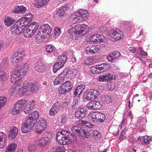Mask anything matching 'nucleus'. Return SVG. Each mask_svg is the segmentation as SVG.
Masks as SVG:
<instances>
[{
    "instance_id": "19",
    "label": "nucleus",
    "mask_w": 152,
    "mask_h": 152,
    "mask_svg": "<svg viewBox=\"0 0 152 152\" xmlns=\"http://www.w3.org/2000/svg\"><path fill=\"white\" fill-rule=\"evenodd\" d=\"M36 105L35 101L33 100L28 102L26 105L24 107V111L25 113L28 114L29 111L32 109Z\"/></svg>"
},
{
    "instance_id": "3",
    "label": "nucleus",
    "mask_w": 152,
    "mask_h": 152,
    "mask_svg": "<svg viewBox=\"0 0 152 152\" xmlns=\"http://www.w3.org/2000/svg\"><path fill=\"white\" fill-rule=\"evenodd\" d=\"M22 83L21 91V94L23 96L29 95L31 93H36L39 89V86L34 83H28L24 86L23 82Z\"/></svg>"
},
{
    "instance_id": "2",
    "label": "nucleus",
    "mask_w": 152,
    "mask_h": 152,
    "mask_svg": "<svg viewBox=\"0 0 152 152\" xmlns=\"http://www.w3.org/2000/svg\"><path fill=\"white\" fill-rule=\"evenodd\" d=\"M75 135L70 132L62 130L58 132L56 136V140L60 144H69L72 142Z\"/></svg>"
},
{
    "instance_id": "57",
    "label": "nucleus",
    "mask_w": 152,
    "mask_h": 152,
    "mask_svg": "<svg viewBox=\"0 0 152 152\" xmlns=\"http://www.w3.org/2000/svg\"><path fill=\"white\" fill-rule=\"evenodd\" d=\"M29 152H33L35 149V145L33 144H29L28 146Z\"/></svg>"
},
{
    "instance_id": "37",
    "label": "nucleus",
    "mask_w": 152,
    "mask_h": 152,
    "mask_svg": "<svg viewBox=\"0 0 152 152\" xmlns=\"http://www.w3.org/2000/svg\"><path fill=\"white\" fill-rule=\"evenodd\" d=\"M7 74L3 69H0V81L2 82H4L7 79Z\"/></svg>"
},
{
    "instance_id": "20",
    "label": "nucleus",
    "mask_w": 152,
    "mask_h": 152,
    "mask_svg": "<svg viewBox=\"0 0 152 152\" xmlns=\"http://www.w3.org/2000/svg\"><path fill=\"white\" fill-rule=\"evenodd\" d=\"M27 10L26 7L21 6H16L13 10L12 12H13L17 14H23Z\"/></svg>"
},
{
    "instance_id": "46",
    "label": "nucleus",
    "mask_w": 152,
    "mask_h": 152,
    "mask_svg": "<svg viewBox=\"0 0 152 152\" xmlns=\"http://www.w3.org/2000/svg\"><path fill=\"white\" fill-rule=\"evenodd\" d=\"M151 140V138L150 137L147 136H144L142 139V143L145 145L148 144Z\"/></svg>"
},
{
    "instance_id": "48",
    "label": "nucleus",
    "mask_w": 152,
    "mask_h": 152,
    "mask_svg": "<svg viewBox=\"0 0 152 152\" xmlns=\"http://www.w3.org/2000/svg\"><path fill=\"white\" fill-rule=\"evenodd\" d=\"M67 59V57L65 55H63L59 57L57 61L62 62V63L64 64L66 61Z\"/></svg>"
},
{
    "instance_id": "62",
    "label": "nucleus",
    "mask_w": 152,
    "mask_h": 152,
    "mask_svg": "<svg viewBox=\"0 0 152 152\" xmlns=\"http://www.w3.org/2000/svg\"><path fill=\"white\" fill-rule=\"evenodd\" d=\"M82 115L83 114L79 110H77L76 112H75V115L76 117L79 118H82L85 117V116H82Z\"/></svg>"
},
{
    "instance_id": "23",
    "label": "nucleus",
    "mask_w": 152,
    "mask_h": 152,
    "mask_svg": "<svg viewBox=\"0 0 152 152\" xmlns=\"http://www.w3.org/2000/svg\"><path fill=\"white\" fill-rule=\"evenodd\" d=\"M80 24L75 26V27L70 28L68 30V32L71 35L81 34Z\"/></svg>"
},
{
    "instance_id": "27",
    "label": "nucleus",
    "mask_w": 152,
    "mask_h": 152,
    "mask_svg": "<svg viewBox=\"0 0 152 152\" xmlns=\"http://www.w3.org/2000/svg\"><path fill=\"white\" fill-rule=\"evenodd\" d=\"M99 71L100 73L108 70L110 69V66L108 64L103 63L101 64L98 65Z\"/></svg>"
},
{
    "instance_id": "29",
    "label": "nucleus",
    "mask_w": 152,
    "mask_h": 152,
    "mask_svg": "<svg viewBox=\"0 0 152 152\" xmlns=\"http://www.w3.org/2000/svg\"><path fill=\"white\" fill-rule=\"evenodd\" d=\"M26 101L24 99H20L15 104L14 106L19 109V111L23 109V107Z\"/></svg>"
},
{
    "instance_id": "18",
    "label": "nucleus",
    "mask_w": 152,
    "mask_h": 152,
    "mask_svg": "<svg viewBox=\"0 0 152 152\" xmlns=\"http://www.w3.org/2000/svg\"><path fill=\"white\" fill-rule=\"evenodd\" d=\"M39 114V113L38 111H34L29 115V116L27 119H29L30 121L33 123L34 124L35 122L38 118Z\"/></svg>"
},
{
    "instance_id": "35",
    "label": "nucleus",
    "mask_w": 152,
    "mask_h": 152,
    "mask_svg": "<svg viewBox=\"0 0 152 152\" xmlns=\"http://www.w3.org/2000/svg\"><path fill=\"white\" fill-rule=\"evenodd\" d=\"M96 36V34L91 36L88 39L87 42L89 43H98V40L96 39V38L97 37Z\"/></svg>"
},
{
    "instance_id": "4",
    "label": "nucleus",
    "mask_w": 152,
    "mask_h": 152,
    "mask_svg": "<svg viewBox=\"0 0 152 152\" xmlns=\"http://www.w3.org/2000/svg\"><path fill=\"white\" fill-rule=\"evenodd\" d=\"M52 28L48 24H45L41 26L36 35L37 37L39 38L48 39L50 36Z\"/></svg>"
},
{
    "instance_id": "32",
    "label": "nucleus",
    "mask_w": 152,
    "mask_h": 152,
    "mask_svg": "<svg viewBox=\"0 0 152 152\" xmlns=\"http://www.w3.org/2000/svg\"><path fill=\"white\" fill-rule=\"evenodd\" d=\"M39 27V24L36 22H33L29 25L28 27L32 30V33H35Z\"/></svg>"
},
{
    "instance_id": "24",
    "label": "nucleus",
    "mask_w": 152,
    "mask_h": 152,
    "mask_svg": "<svg viewBox=\"0 0 152 152\" xmlns=\"http://www.w3.org/2000/svg\"><path fill=\"white\" fill-rule=\"evenodd\" d=\"M77 12L79 17L83 20H86L89 17V14L86 10L83 9Z\"/></svg>"
},
{
    "instance_id": "7",
    "label": "nucleus",
    "mask_w": 152,
    "mask_h": 152,
    "mask_svg": "<svg viewBox=\"0 0 152 152\" xmlns=\"http://www.w3.org/2000/svg\"><path fill=\"white\" fill-rule=\"evenodd\" d=\"M26 27L19 20L10 28V31L13 35H17L23 32Z\"/></svg>"
},
{
    "instance_id": "26",
    "label": "nucleus",
    "mask_w": 152,
    "mask_h": 152,
    "mask_svg": "<svg viewBox=\"0 0 152 152\" xmlns=\"http://www.w3.org/2000/svg\"><path fill=\"white\" fill-rule=\"evenodd\" d=\"M78 124L81 126L84 127V128H91L94 127V125L91 123L87 121L82 120L79 121Z\"/></svg>"
},
{
    "instance_id": "15",
    "label": "nucleus",
    "mask_w": 152,
    "mask_h": 152,
    "mask_svg": "<svg viewBox=\"0 0 152 152\" xmlns=\"http://www.w3.org/2000/svg\"><path fill=\"white\" fill-rule=\"evenodd\" d=\"M18 133L17 127L13 126L11 127L9 131V137L10 139L13 140L17 136Z\"/></svg>"
},
{
    "instance_id": "47",
    "label": "nucleus",
    "mask_w": 152,
    "mask_h": 152,
    "mask_svg": "<svg viewBox=\"0 0 152 152\" xmlns=\"http://www.w3.org/2000/svg\"><path fill=\"white\" fill-rule=\"evenodd\" d=\"M8 61L6 59H3L1 63V69L5 68L7 67L8 65Z\"/></svg>"
},
{
    "instance_id": "52",
    "label": "nucleus",
    "mask_w": 152,
    "mask_h": 152,
    "mask_svg": "<svg viewBox=\"0 0 152 152\" xmlns=\"http://www.w3.org/2000/svg\"><path fill=\"white\" fill-rule=\"evenodd\" d=\"M97 38H98V42H104L106 38H104V36L102 34H96Z\"/></svg>"
},
{
    "instance_id": "53",
    "label": "nucleus",
    "mask_w": 152,
    "mask_h": 152,
    "mask_svg": "<svg viewBox=\"0 0 152 152\" xmlns=\"http://www.w3.org/2000/svg\"><path fill=\"white\" fill-rule=\"evenodd\" d=\"M58 92L60 94H64L68 92L66 90V88H64L63 85L62 84L59 88Z\"/></svg>"
},
{
    "instance_id": "59",
    "label": "nucleus",
    "mask_w": 152,
    "mask_h": 152,
    "mask_svg": "<svg viewBox=\"0 0 152 152\" xmlns=\"http://www.w3.org/2000/svg\"><path fill=\"white\" fill-rule=\"evenodd\" d=\"M64 11L61 7L60 9L58 10V11L56 12L57 15L60 17L62 16H64Z\"/></svg>"
},
{
    "instance_id": "44",
    "label": "nucleus",
    "mask_w": 152,
    "mask_h": 152,
    "mask_svg": "<svg viewBox=\"0 0 152 152\" xmlns=\"http://www.w3.org/2000/svg\"><path fill=\"white\" fill-rule=\"evenodd\" d=\"M98 65L91 67L90 68L91 72L93 74L100 73V72L99 71V68H98Z\"/></svg>"
},
{
    "instance_id": "63",
    "label": "nucleus",
    "mask_w": 152,
    "mask_h": 152,
    "mask_svg": "<svg viewBox=\"0 0 152 152\" xmlns=\"http://www.w3.org/2000/svg\"><path fill=\"white\" fill-rule=\"evenodd\" d=\"M19 109H18L17 108L15 107L14 106L13 108L10 111L11 113L13 115H15L18 113L19 112Z\"/></svg>"
},
{
    "instance_id": "1",
    "label": "nucleus",
    "mask_w": 152,
    "mask_h": 152,
    "mask_svg": "<svg viewBox=\"0 0 152 152\" xmlns=\"http://www.w3.org/2000/svg\"><path fill=\"white\" fill-rule=\"evenodd\" d=\"M29 65L26 63H23L21 65L16 66L15 69L14 71L11 75V80L12 81H15L16 80L23 78L28 68Z\"/></svg>"
},
{
    "instance_id": "34",
    "label": "nucleus",
    "mask_w": 152,
    "mask_h": 152,
    "mask_svg": "<svg viewBox=\"0 0 152 152\" xmlns=\"http://www.w3.org/2000/svg\"><path fill=\"white\" fill-rule=\"evenodd\" d=\"M15 21V19L13 18L7 17H5L4 22L5 25L9 26L12 25Z\"/></svg>"
},
{
    "instance_id": "64",
    "label": "nucleus",
    "mask_w": 152,
    "mask_h": 152,
    "mask_svg": "<svg viewBox=\"0 0 152 152\" xmlns=\"http://www.w3.org/2000/svg\"><path fill=\"white\" fill-rule=\"evenodd\" d=\"M93 48L95 52L99 53L101 50L102 47L99 45H96L94 48L93 47Z\"/></svg>"
},
{
    "instance_id": "14",
    "label": "nucleus",
    "mask_w": 152,
    "mask_h": 152,
    "mask_svg": "<svg viewBox=\"0 0 152 152\" xmlns=\"http://www.w3.org/2000/svg\"><path fill=\"white\" fill-rule=\"evenodd\" d=\"M111 37L115 39V40H120L123 38V33L120 29L118 28L115 29L112 33Z\"/></svg>"
},
{
    "instance_id": "43",
    "label": "nucleus",
    "mask_w": 152,
    "mask_h": 152,
    "mask_svg": "<svg viewBox=\"0 0 152 152\" xmlns=\"http://www.w3.org/2000/svg\"><path fill=\"white\" fill-rule=\"evenodd\" d=\"M79 135H80L84 138H88L90 137V134L89 133L86 131L85 130L83 129H81V131L79 134Z\"/></svg>"
},
{
    "instance_id": "33",
    "label": "nucleus",
    "mask_w": 152,
    "mask_h": 152,
    "mask_svg": "<svg viewBox=\"0 0 152 152\" xmlns=\"http://www.w3.org/2000/svg\"><path fill=\"white\" fill-rule=\"evenodd\" d=\"M81 34L82 35L86 34L88 31V27L87 25L83 24H80Z\"/></svg>"
},
{
    "instance_id": "51",
    "label": "nucleus",
    "mask_w": 152,
    "mask_h": 152,
    "mask_svg": "<svg viewBox=\"0 0 152 152\" xmlns=\"http://www.w3.org/2000/svg\"><path fill=\"white\" fill-rule=\"evenodd\" d=\"M90 91L93 96L94 99L97 98L99 95V92L96 90H91Z\"/></svg>"
},
{
    "instance_id": "13",
    "label": "nucleus",
    "mask_w": 152,
    "mask_h": 152,
    "mask_svg": "<svg viewBox=\"0 0 152 152\" xmlns=\"http://www.w3.org/2000/svg\"><path fill=\"white\" fill-rule=\"evenodd\" d=\"M61 104L60 102H57L54 103L49 110L50 115H54L56 114L59 110L60 107L61 106Z\"/></svg>"
},
{
    "instance_id": "39",
    "label": "nucleus",
    "mask_w": 152,
    "mask_h": 152,
    "mask_svg": "<svg viewBox=\"0 0 152 152\" xmlns=\"http://www.w3.org/2000/svg\"><path fill=\"white\" fill-rule=\"evenodd\" d=\"M17 146V145L14 143L10 144L7 148L6 152H14Z\"/></svg>"
},
{
    "instance_id": "6",
    "label": "nucleus",
    "mask_w": 152,
    "mask_h": 152,
    "mask_svg": "<svg viewBox=\"0 0 152 152\" xmlns=\"http://www.w3.org/2000/svg\"><path fill=\"white\" fill-rule=\"evenodd\" d=\"M12 83H14L13 86L10 88L8 94L10 96H13L17 94L18 92L21 93V87L23 86V82L21 79H18L16 80L15 81H12Z\"/></svg>"
},
{
    "instance_id": "30",
    "label": "nucleus",
    "mask_w": 152,
    "mask_h": 152,
    "mask_svg": "<svg viewBox=\"0 0 152 152\" xmlns=\"http://www.w3.org/2000/svg\"><path fill=\"white\" fill-rule=\"evenodd\" d=\"M64 64L62 62L57 61L53 65V71L56 73L59 69L62 67L64 66Z\"/></svg>"
},
{
    "instance_id": "5",
    "label": "nucleus",
    "mask_w": 152,
    "mask_h": 152,
    "mask_svg": "<svg viewBox=\"0 0 152 152\" xmlns=\"http://www.w3.org/2000/svg\"><path fill=\"white\" fill-rule=\"evenodd\" d=\"M88 118L96 124L103 122L105 119V115L99 112H92L89 114Z\"/></svg>"
},
{
    "instance_id": "22",
    "label": "nucleus",
    "mask_w": 152,
    "mask_h": 152,
    "mask_svg": "<svg viewBox=\"0 0 152 152\" xmlns=\"http://www.w3.org/2000/svg\"><path fill=\"white\" fill-rule=\"evenodd\" d=\"M6 134L2 132H0V148H2L7 144Z\"/></svg>"
},
{
    "instance_id": "21",
    "label": "nucleus",
    "mask_w": 152,
    "mask_h": 152,
    "mask_svg": "<svg viewBox=\"0 0 152 152\" xmlns=\"http://www.w3.org/2000/svg\"><path fill=\"white\" fill-rule=\"evenodd\" d=\"M85 88V86L84 84H81L77 86L75 88L73 94L74 97L78 96L79 98L80 95L81 94L82 92Z\"/></svg>"
},
{
    "instance_id": "54",
    "label": "nucleus",
    "mask_w": 152,
    "mask_h": 152,
    "mask_svg": "<svg viewBox=\"0 0 152 152\" xmlns=\"http://www.w3.org/2000/svg\"><path fill=\"white\" fill-rule=\"evenodd\" d=\"M15 54V56H16L19 60L20 58H23L25 56L24 52L23 51H21L19 52H18Z\"/></svg>"
},
{
    "instance_id": "38",
    "label": "nucleus",
    "mask_w": 152,
    "mask_h": 152,
    "mask_svg": "<svg viewBox=\"0 0 152 152\" xmlns=\"http://www.w3.org/2000/svg\"><path fill=\"white\" fill-rule=\"evenodd\" d=\"M66 91L68 92L72 88V85L70 81H66L65 82L62 84Z\"/></svg>"
},
{
    "instance_id": "16",
    "label": "nucleus",
    "mask_w": 152,
    "mask_h": 152,
    "mask_svg": "<svg viewBox=\"0 0 152 152\" xmlns=\"http://www.w3.org/2000/svg\"><path fill=\"white\" fill-rule=\"evenodd\" d=\"M35 68L36 71L39 72H43L45 69L44 63L41 60L38 61L36 64Z\"/></svg>"
},
{
    "instance_id": "31",
    "label": "nucleus",
    "mask_w": 152,
    "mask_h": 152,
    "mask_svg": "<svg viewBox=\"0 0 152 152\" xmlns=\"http://www.w3.org/2000/svg\"><path fill=\"white\" fill-rule=\"evenodd\" d=\"M79 16L78 12L76 11L70 16V20L72 21L73 23H75L78 21Z\"/></svg>"
},
{
    "instance_id": "28",
    "label": "nucleus",
    "mask_w": 152,
    "mask_h": 152,
    "mask_svg": "<svg viewBox=\"0 0 152 152\" xmlns=\"http://www.w3.org/2000/svg\"><path fill=\"white\" fill-rule=\"evenodd\" d=\"M25 37L29 38L31 37L34 34V33H32V30H31L28 27V28L24 27L23 29V32Z\"/></svg>"
},
{
    "instance_id": "36",
    "label": "nucleus",
    "mask_w": 152,
    "mask_h": 152,
    "mask_svg": "<svg viewBox=\"0 0 152 152\" xmlns=\"http://www.w3.org/2000/svg\"><path fill=\"white\" fill-rule=\"evenodd\" d=\"M101 101L104 104H108L112 102V98L109 96H102L101 97Z\"/></svg>"
},
{
    "instance_id": "58",
    "label": "nucleus",
    "mask_w": 152,
    "mask_h": 152,
    "mask_svg": "<svg viewBox=\"0 0 152 152\" xmlns=\"http://www.w3.org/2000/svg\"><path fill=\"white\" fill-rule=\"evenodd\" d=\"M94 98L93 96H92V94L90 91L87 94L85 99L87 100H90L92 99H94Z\"/></svg>"
},
{
    "instance_id": "61",
    "label": "nucleus",
    "mask_w": 152,
    "mask_h": 152,
    "mask_svg": "<svg viewBox=\"0 0 152 152\" xmlns=\"http://www.w3.org/2000/svg\"><path fill=\"white\" fill-rule=\"evenodd\" d=\"M78 110L80 111L82 113V114L83 115H82V116H85L86 112V110L84 107H82V106H80L78 107Z\"/></svg>"
},
{
    "instance_id": "56",
    "label": "nucleus",
    "mask_w": 152,
    "mask_h": 152,
    "mask_svg": "<svg viewBox=\"0 0 152 152\" xmlns=\"http://www.w3.org/2000/svg\"><path fill=\"white\" fill-rule=\"evenodd\" d=\"M94 63V61L92 58H87L85 59V63L87 65H91Z\"/></svg>"
},
{
    "instance_id": "17",
    "label": "nucleus",
    "mask_w": 152,
    "mask_h": 152,
    "mask_svg": "<svg viewBox=\"0 0 152 152\" xmlns=\"http://www.w3.org/2000/svg\"><path fill=\"white\" fill-rule=\"evenodd\" d=\"M99 102L96 101H91L86 105V107L90 109H97L100 108Z\"/></svg>"
},
{
    "instance_id": "12",
    "label": "nucleus",
    "mask_w": 152,
    "mask_h": 152,
    "mask_svg": "<svg viewBox=\"0 0 152 152\" xmlns=\"http://www.w3.org/2000/svg\"><path fill=\"white\" fill-rule=\"evenodd\" d=\"M67 75V72H66L63 71L59 74L58 76L54 80V85H56L61 84L64 80L65 78H66Z\"/></svg>"
},
{
    "instance_id": "50",
    "label": "nucleus",
    "mask_w": 152,
    "mask_h": 152,
    "mask_svg": "<svg viewBox=\"0 0 152 152\" xmlns=\"http://www.w3.org/2000/svg\"><path fill=\"white\" fill-rule=\"evenodd\" d=\"M85 52L87 54H89L91 53L94 54L95 53V52L94 50L93 47L90 48L89 47H87L85 49Z\"/></svg>"
},
{
    "instance_id": "11",
    "label": "nucleus",
    "mask_w": 152,
    "mask_h": 152,
    "mask_svg": "<svg viewBox=\"0 0 152 152\" xmlns=\"http://www.w3.org/2000/svg\"><path fill=\"white\" fill-rule=\"evenodd\" d=\"M25 16V17L21 18L19 20L26 26L32 20V18H33L34 15L29 13L26 14Z\"/></svg>"
},
{
    "instance_id": "40",
    "label": "nucleus",
    "mask_w": 152,
    "mask_h": 152,
    "mask_svg": "<svg viewBox=\"0 0 152 152\" xmlns=\"http://www.w3.org/2000/svg\"><path fill=\"white\" fill-rule=\"evenodd\" d=\"M105 81L107 82L110 80H115L116 79L115 76V75H112L110 73H108L106 75H104Z\"/></svg>"
},
{
    "instance_id": "41",
    "label": "nucleus",
    "mask_w": 152,
    "mask_h": 152,
    "mask_svg": "<svg viewBox=\"0 0 152 152\" xmlns=\"http://www.w3.org/2000/svg\"><path fill=\"white\" fill-rule=\"evenodd\" d=\"M80 99H75L72 103V108L73 109L75 110L77 109L80 106Z\"/></svg>"
},
{
    "instance_id": "55",
    "label": "nucleus",
    "mask_w": 152,
    "mask_h": 152,
    "mask_svg": "<svg viewBox=\"0 0 152 152\" xmlns=\"http://www.w3.org/2000/svg\"><path fill=\"white\" fill-rule=\"evenodd\" d=\"M53 47L51 45H48L46 46L45 50L48 53L52 52L53 50Z\"/></svg>"
},
{
    "instance_id": "42",
    "label": "nucleus",
    "mask_w": 152,
    "mask_h": 152,
    "mask_svg": "<svg viewBox=\"0 0 152 152\" xmlns=\"http://www.w3.org/2000/svg\"><path fill=\"white\" fill-rule=\"evenodd\" d=\"M81 129L80 127L78 126H74L71 129V130L73 132L76 134L79 135L80 131H81Z\"/></svg>"
},
{
    "instance_id": "9",
    "label": "nucleus",
    "mask_w": 152,
    "mask_h": 152,
    "mask_svg": "<svg viewBox=\"0 0 152 152\" xmlns=\"http://www.w3.org/2000/svg\"><path fill=\"white\" fill-rule=\"evenodd\" d=\"M26 119L25 122L22 124L21 130L23 133H26L29 132L34 126V123L29 120Z\"/></svg>"
},
{
    "instance_id": "25",
    "label": "nucleus",
    "mask_w": 152,
    "mask_h": 152,
    "mask_svg": "<svg viewBox=\"0 0 152 152\" xmlns=\"http://www.w3.org/2000/svg\"><path fill=\"white\" fill-rule=\"evenodd\" d=\"M49 0H34V4L35 7L37 8L41 7L45 5Z\"/></svg>"
},
{
    "instance_id": "45",
    "label": "nucleus",
    "mask_w": 152,
    "mask_h": 152,
    "mask_svg": "<svg viewBox=\"0 0 152 152\" xmlns=\"http://www.w3.org/2000/svg\"><path fill=\"white\" fill-rule=\"evenodd\" d=\"M20 60L16 56H15V54L13 55L12 60V62L16 67L18 65H17V64L18 62Z\"/></svg>"
},
{
    "instance_id": "8",
    "label": "nucleus",
    "mask_w": 152,
    "mask_h": 152,
    "mask_svg": "<svg viewBox=\"0 0 152 152\" xmlns=\"http://www.w3.org/2000/svg\"><path fill=\"white\" fill-rule=\"evenodd\" d=\"M47 126V122L46 120L41 118L39 120L36 129V132L40 134L42 132L45 130Z\"/></svg>"
},
{
    "instance_id": "10",
    "label": "nucleus",
    "mask_w": 152,
    "mask_h": 152,
    "mask_svg": "<svg viewBox=\"0 0 152 152\" xmlns=\"http://www.w3.org/2000/svg\"><path fill=\"white\" fill-rule=\"evenodd\" d=\"M50 137H48V135H46L45 136L36 139L34 142L37 143L38 146L43 147L50 142Z\"/></svg>"
},
{
    "instance_id": "49",
    "label": "nucleus",
    "mask_w": 152,
    "mask_h": 152,
    "mask_svg": "<svg viewBox=\"0 0 152 152\" xmlns=\"http://www.w3.org/2000/svg\"><path fill=\"white\" fill-rule=\"evenodd\" d=\"M91 135L96 139L99 138L101 136V134L96 130H94L92 132Z\"/></svg>"
},
{
    "instance_id": "60",
    "label": "nucleus",
    "mask_w": 152,
    "mask_h": 152,
    "mask_svg": "<svg viewBox=\"0 0 152 152\" xmlns=\"http://www.w3.org/2000/svg\"><path fill=\"white\" fill-rule=\"evenodd\" d=\"M71 7V6L70 3H68L66 4H65L64 6L62 7V9L64 11H68L70 10Z\"/></svg>"
}]
</instances>
